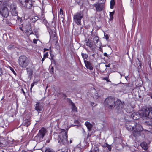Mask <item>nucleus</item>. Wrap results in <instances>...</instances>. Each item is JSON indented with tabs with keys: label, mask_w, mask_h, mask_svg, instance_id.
I'll return each mask as SVG.
<instances>
[{
	"label": "nucleus",
	"mask_w": 152,
	"mask_h": 152,
	"mask_svg": "<svg viewBox=\"0 0 152 152\" xmlns=\"http://www.w3.org/2000/svg\"><path fill=\"white\" fill-rule=\"evenodd\" d=\"M140 145L142 147V148L145 150H147L148 149V146L147 143L145 142H142Z\"/></svg>",
	"instance_id": "nucleus-17"
},
{
	"label": "nucleus",
	"mask_w": 152,
	"mask_h": 152,
	"mask_svg": "<svg viewBox=\"0 0 152 152\" xmlns=\"http://www.w3.org/2000/svg\"><path fill=\"white\" fill-rule=\"evenodd\" d=\"M19 65L21 67L26 68L29 64V61L28 58L25 56H20L18 60Z\"/></svg>",
	"instance_id": "nucleus-3"
},
{
	"label": "nucleus",
	"mask_w": 152,
	"mask_h": 152,
	"mask_svg": "<svg viewBox=\"0 0 152 152\" xmlns=\"http://www.w3.org/2000/svg\"><path fill=\"white\" fill-rule=\"evenodd\" d=\"M93 42L95 45L97 47H100L101 44L99 40V37L97 36H95L93 38Z\"/></svg>",
	"instance_id": "nucleus-12"
},
{
	"label": "nucleus",
	"mask_w": 152,
	"mask_h": 152,
	"mask_svg": "<svg viewBox=\"0 0 152 152\" xmlns=\"http://www.w3.org/2000/svg\"><path fill=\"white\" fill-rule=\"evenodd\" d=\"M42 19H43L44 20H45V18H44V16H43V17H42Z\"/></svg>",
	"instance_id": "nucleus-50"
},
{
	"label": "nucleus",
	"mask_w": 152,
	"mask_h": 152,
	"mask_svg": "<svg viewBox=\"0 0 152 152\" xmlns=\"http://www.w3.org/2000/svg\"><path fill=\"white\" fill-rule=\"evenodd\" d=\"M16 8L15 7H14V10H13L12 11V15L15 16L17 15V13L15 11Z\"/></svg>",
	"instance_id": "nucleus-22"
},
{
	"label": "nucleus",
	"mask_w": 152,
	"mask_h": 152,
	"mask_svg": "<svg viewBox=\"0 0 152 152\" xmlns=\"http://www.w3.org/2000/svg\"><path fill=\"white\" fill-rule=\"evenodd\" d=\"M27 73L29 75H32L33 74V72L31 69H28Z\"/></svg>",
	"instance_id": "nucleus-27"
},
{
	"label": "nucleus",
	"mask_w": 152,
	"mask_h": 152,
	"mask_svg": "<svg viewBox=\"0 0 152 152\" xmlns=\"http://www.w3.org/2000/svg\"><path fill=\"white\" fill-rule=\"evenodd\" d=\"M63 11L61 9H60V10L59 13L58 14L59 16H60V17H62V15H63Z\"/></svg>",
	"instance_id": "nucleus-28"
},
{
	"label": "nucleus",
	"mask_w": 152,
	"mask_h": 152,
	"mask_svg": "<svg viewBox=\"0 0 152 152\" xmlns=\"http://www.w3.org/2000/svg\"><path fill=\"white\" fill-rule=\"evenodd\" d=\"M50 56H51V60H53V57L54 55L53 54H52L51 53H50Z\"/></svg>",
	"instance_id": "nucleus-40"
},
{
	"label": "nucleus",
	"mask_w": 152,
	"mask_h": 152,
	"mask_svg": "<svg viewBox=\"0 0 152 152\" xmlns=\"http://www.w3.org/2000/svg\"><path fill=\"white\" fill-rule=\"evenodd\" d=\"M9 11L6 7H3L0 11L1 15L4 17H7L9 15Z\"/></svg>",
	"instance_id": "nucleus-10"
},
{
	"label": "nucleus",
	"mask_w": 152,
	"mask_h": 152,
	"mask_svg": "<svg viewBox=\"0 0 152 152\" xmlns=\"http://www.w3.org/2000/svg\"><path fill=\"white\" fill-rule=\"evenodd\" d=\"M104 55L105 56L107 57H108V56H108L106 53H104Z\"/></svg>",
	"instance_id": "nucleus-45"
},
{
	"label": "nucleus",
	"mask_w": 152,
	"mask_h": 152,
	"mask_svg": "<svg viewBox=\"0 0 152 152\" xmlns=\"http://www.w3.org/2000/svg\"><path fill=\"white\" fill-rule=\"evenodd\" d=\"M94 152H99V150L97 148H96V150H95Z\"/></svg>",
	"instance_id": "nucleus-47"
},
{
	"label": "nucleus",
	"mask_w": 152,
	"mask_h": 152,
	"mask_svg": "<svg viewBox=\"0 0 152 152\" xmlns=\"http://www.w3.org/2000/svg\"><path fill=\"white\" fill-rule=\"evenodd\" d=\"M37 40L35 39H34L33 40V42L35 44H37Z\"/></svg>",
	"instance_id": "nucleus-43"
},
{
	"label": "nucleus",
	"mask_w": 152,
	"mask_h": 152,
	"mask_svg": "<svg viewBox=\"0 0 152 152\" xmlns=\"http://www.w3.org/2000/svg\"><path fill=\"white\" fill-rule=\"evenodd\" d=\"M135 124V123L134 121H128L126 123V127L129 131L134 130Z\"/></svg>",
	"instance_id": "nucleus-9"
},
{
	"label": "nucleus",
	"mask_w": 152,
	"mask_h": 152,
	"mask_svg": "<svg viewBox=\"0 0 152 152\" xmlns=\"http://www.w3.org/2000/svg\"><path fill=\"white\" fill-rule=\"evenodd\" d=\"M151 98L152 99V96H151Z\"/></svg>",
	"instance_id": "nucleus-60"
},
{
	"label": "nucleus",
	"mask_w": 152,
	"mask_h": 152,
	"mask_svg": "<svg viewBox=\"0 0 152 152\" xmlns=\"http://www.w3.org/2000/svg\"><path fill=\"white\" fill-rule=\"evenodd\" d=\"M50 141H47V142L48 143H49V142Z\"/></svg>",
	"instance_id": "nucleus-58"
},
{
	"label": "nucleus",
	"mask_w": 152,
	"mask_h": 152,
	"mask_svg": "<svg viewBox=\"0 0 152 152\" xmlns=\"http://www.w3.org/2000/svg\"><path fill=\"white\" fill-rule=\"evenodd\" d=\"M19 28H20V29H21V30H22V28H21L20 27H19Z\"/></svg>",
	"instance_id": "nucleus-56"
},
{
	"label": "nucleus",
	"mask_w": 152,
	"mask_h": 152,
	"mask_svg": "<svg viewBox=\"0 0 152 152\" xmlns=\"http://www.w3.org/2000/svg\"><path fill=\"white\" fill-rule=\"evenodd\" d=\"M43 103L40 102H37L35 105V110L39 113L41 111L43 108Z\"/></svg>",
	"instance_id": "nucleus-13"
},
{
	"label": "nucleus",
	"mask_w": 152,
	"mask_h": 152,
	"mask_svg": "<svg viewBox=\"0 0 152 152\" xmlns=\"http://www.w3.org/2000/svg\"><path fill=\"white\" fill-rule=\"evenodd\" d=\"M130 117L134 120H137L138 119L139 115L135 112H133L131 113Z\"/></svg>",
	"instance_id": "nucleus-19"
},
{
	"label": "nucleus",
	"mask_w": 152,
	"mask_h": 152,
	"mask_svg": "<svg viewBox=\"0 0 152 152\" xmlns=\"http://www.w3.org/2000/svg\"><path fill=\"white\" fill-rule=\"evenodd\" d=\"M2 2V0H0V2Z\"/></svg>",
	"instance_id": "nucleus-57"
},
{
	"label": "nucleus",
	"mask_w": 152,
	"mask_h": 152,
	"mask_svg": "<svg viewBox=\"0 0 152 152\" xmlns=\"http://www.w3.org/2000/svg\"><path fill=\"white\" fill-rule=\"evenodd\" d=\"M86 68L90 70H93V68L91 65V63L90 61H85L84 62Z\"/></svg>",
	"instance_id": "nucleus-15"
},
{
	"label": "nucleus",
	"mask_w": 152,
	"mask_h": 152,
	"mask_svg": "<svg viewBox=\"0 0 152 152\" xmlns=\"http://www.w3.org/2000/svg\"><path fill=\"white\" fill-rule=\"evenodd\" d=\"M93 6L95 7L96 11L98 12L102 11L104 8V4L99 3H96L94 4Z\"/></svg>",
	"instance_id": "nucleus-11"
},
{
	"label": "nucleus",
	"mask_w": 152,
	"mask_h": 152,
	"mask_svg": "<svg viewBox=\"0 0 152 152\" xmlns=\"http://www.w3.org/2000/svg\"><path fill=\"white\" fill-rule=\"evenodd\" d=\"M69 102L70 103L72 106V111H77V108L75 104L70 99L69 100Z\"/></svg>",
	"instance_id": "nucleus-16"
},
{
	"label": "nucleus",
	"mask_w": 152,
	"mask_h": 152,
	"mask_svg": "<svg viewBox=\"0 0 152 152\" xmlns=\"http://www.w3.org/2000/svg\"><path fill=\"white\" fill-rule=\"evenodd\" d=\"M110 64H109L108 65H106L105 64V68H106V67H110Z\"/></svg>",
	"instance_id": "nucleus-44"
},
{
	"label": "nucleus",
	"mask_w": 152,
	"mask_h": 152,
	"mask_svg": "<svg viewBox=\"0 0 152 152\" xmlns=\"http://www.w3.org/2000/svg\"><path fill=\"white\" fill-rule=\"evenodd\" d=\"M45 58H44V57H43V58H42V63H43V62L45 60Z\"/></svg>",
	"instance_id": "nucleus-48"
},
{
	"label": "nucleus",
	"mask_w": 152,
	"mask_h": 152,
	"mask_svg": "<svg viewBox=\"0 0 152 152\" xmlns=\"http://www.w3.org/2000/svg\"><path fill=\"white\" fill-rule=\"evenodd\" d=\"M34 32L35 33V35H36L37 34V30H35L34 31Z\"/></svg>",
	"instance_id": "nucleus-49"
},
{
	"label": "nucleus",
	"mask_w": 152,
	"mask_h": 152,
	"mask_svg": "<svg viewBox=\"0 0 152 152\" xmlns=\"http://www.w3.org/2000/svg\"><path fill=\"white\" fill-rule=\"evenodd\" d=\"M107 148L109 150H111V148L110 147V145H108L107 146Z\"/></svg>",
	"instance_id": "nucleus-46"
},
{
	"label": "nucleus",
	"mask_w": 152,
	"mask_h": 152,
	"mask_svg": "<svg viewBox=\"0 0 152 152\" xmlns=\"http://www.w3.org/2000/svg\"><path fill=\"white\" fill-rule=\"evenodd\" d=\"M114 13V12H110V18L111 19H112L113 18V15Z\"/></svg>",
	"instance_id": "nucleus-32"
},
{
	"label": "nucleus",
	"mask_w": 152,
	"mask_h": 152,
	"mask_svg": "<svg viewBox=\"0 0 152 152\" xmlns=\"http://www.w3.org/2000/svg\"><path fill=\"white\" fill-rule=\"evenodd\" d=\"M81 55L84 60V62H85V61H87L86 60L87 59V58L88 57V55L86 54L82 53Z\"/></svg>",
	"instance_id": "nucleus-21"
},
{
	"label": "nucleus",
	"mask_w": 152,
	"mask_h": 152,
	"mask_svg": "<svg viewBox=\"0 0 152 152\" xmlns=\"http://www.w3.org/2000/svg\"><path fill=\"white\" fill-rule=\"evenodd\" d=\"M140 115L143 119L147 117L152 118V111L150 110L149 109H146L142 113L140 114Z\"/></svg>",
	"instance_id": "nucleus-8"
},
{
	"label": "nucleus",
	"mask_w": 152,
	"mask_h": 152,
	"mask_svg": "<svg viewBox=\"0 0 152 152\" xmlns=\"http://www.w3.org/2000/svg\"><path fill=\"white\" fill-rule=\"evenodd\" d=\"M44 52H45L46 50H47V49H44Z\"/></svg>",
	"instance_id": "nucleus-55"
},
{
	"label": "nucleus",
	"mask_w": 152,
	"mask_h": 152,
	"mask_svg": "<svg viewBox=\"0 0 152 152\" xmlns=\"http://www.w3.org/2000/svg\"><path fill=\"white\" fill-rule=\"evenodd\" d=\"M86 45L90 48H91L92 47V45L91 44V42H86Z\"/></svg>",
	"instance_id": "nucleus-29"
},
{
	"label": "nucleus",
	"mask_w": 152,
	"mask_h": 152,
	"mask_svg": "<svg viewBox=\"0 0 152 152\" xmlns=\"http://www.w3.org/2000/svg\"><path fill=\"white\" fill-rule=\"evenodd\" d=\"M25 123H26L27 126L29 125L30 124V122L29 121H28V120H26L25 121Z\"/></svg>",
	"instance_id": "nucleus-31"
},
{
	"label": "nucleus",
	"mask_w": 152,
	"mask_h": 152,
	"mask_svg": "<svg viewBox=\"0 0 152 152\" xmlns=\"http://www.w3.org/2000/svg\"><path fill=\"white\" fill-rule=\"evenodd\" d=\"M53 42L55 44L56 46L58 45V41L56 38V37H55V38L53 41Z\"/></svg>",
	"instance_id": "nucleus-24"
},
{
	"label": "nucleus",
	"mask_w": 152,
	"mask_h": 152,
	"mask_svg": "<svg viewBox=\"0 0 152 152\" xmlns=\"http://www.w3.org/2000/svg\"><path fill=\"white\" fill-rule=\"evenodd\" d=\"M1 71H2V69H1V68H0V72H1ZM1 73H2V72H1Z\"/></svg>",
	"instance_id": "nucleus-53"
},
{
	"label": "nucleus",
	"mask_w": 152,
	"mask_h": 152,
	"mask_svg": "<svg viewBox=\"0 0 152 152\" xmlns=\"http://www.w3.org/2000/svg\"><path fill=\"white\" fill-rule=\"evenodd\" d=\"M3 142H4V140L1 141L0 140V147H2L4 145Z\"/></svg>",
	"instance_id": "nucleus-35"
},
{
	"label": "nucleus",
	"mask_w": 152,
	"mask_h": 152,
	"mask_svg": "<svg viewBox=\"0 0 152 152\" xmlns=\"http://www.w3.org/2000/svg\"><path fill=\"white\" fill-rule=\"evenodd\" d=\"M70 143L72 142V141H70Z\"/></svg>",
	"instance_id": "nucleus-59"
},
{
	"label": "nucleus",
	"mask_w": 152,
	"mask_h": 152,
	"mask_svg": "<svg viewBox=\"0 0 152 152\" xmlns=\"http://www.w3.org/2000/svg\"><path fill=\"white\" fill-rule=\"evenodd\" d=\"M115 5V2L114 0H111L110 1V8L111 9L113 8L114 6Z\"/></svg>",
	"instance_id": "nucleus-23"
},
{
	"label": "nucleus",
	"mask_w": 152,
	"mask_h": 152,
	"mask_svg": "<svg viewBox=\"0 0 152 152\" xmlns=\"http://www.w3.org/2000/svg\"><path fill=\"white\" fill-rule=\"evenodd\" d=\"M46 132V129L42 128L39 130V133L35 137V138L37 139L38 142H40L43 140L44 137Z\"/></svg>",
	"instance_id": "nucleus-5"
},
{
	"label": "nucleus",
	"mask_w": 152,
	"mask_h": 152,
	"mask_svg": "<svg viewBox=\"0 0 152 152\" xmlns=\"http://www.w3.org/2000/svg\"><path fill=\"white\" fill-rule=\"evenodd\" d=\"M102 80H105L107 82H110V81L109 80V77H107L103 78Z\"/></svg>",
	"instance_id": "nucleus-37"
},
{
	"label": "nucleus",
	"mask_w": 152,
	"mask_h": 152,
	"mask_svg": "<svg viewBox=\"0 0 152 152\" xmlns=\"http://www.w3.org/2000/svg\"><path fill=\"white\" fill-rule=\"evenodd\" d=\"M36 83V82H34L33 83H32L31 85V87L30 89V90L31 91V92L32 91V89L33 88V87L34 86V84Z\"/></svg>",
	"instance_id": "nucleus-33"
},
{
	"label": "nucleus",
	"mask_w": 152,
	"mask_h": 152,
	"mask_svg": "<svg viewBox=\"0 0 152 152\" xmlns=\"http://www.w3.org/2000/svg\"><path fill=\"white\" fill-rule=\"evenodd\" d=\"M20 3L23 7L30 9L32 6V0H19Z\"/></svg>",
	"instance_id": "nucleus-7"
},
{
	"label": "nucleus",
	"mask_w": 152,
	"mask_h": 152,
	"mask_svg": "<svg viewBox=\"0 0 152 152\" xmlns=\"http://www.w3.org/2000/svg\"><path fill=\"white\" fill-rule=\"evenodd\" d=\"M142 131L149 132L147 130H144L142 126L140 124L135 123L134 128L132 132L133 139L137 142H139L142 140L144 137L143 136V133L142 132Z\"/></svg>",
	"instance_id": "nucleus-1"
},
{
	"label": "nucleus",
	"mask_w": 152,
	"mask_h": 152,
	"mask_svg": "<svg viewBox=\"0 0 152 152\" xmlns=\"http://www.w3.org/2000/svg\"><path fill=\"white\" fill-rule=\"evenodd\" d=\"M104 103L106 107L112 109L115 106V99L114 98L110 96L108 97L105 100Z\"/></svg>",
	"instance_id": "nucleus-2"
},
{
	"label": "nucleus",
	"mask_w": 152,
	"mask_h": 152,
	"mask_svg": "<svg viewBox=\"0 0 152 152\" xmlns=\"http://www.w3.org/2000/svg\"><path fill=\"white\" fill-rule=\"evenodd\" d=\"M83 16V14L82 12L76 13L73 17L75 22L78 25H81V20Z\"/></svg>",
	"instance_id": "nucleus-6"
},
{
	"label": "nucleus",
	"mask_w": 152,
	"mask_h": 152,
	"mask_svg": "<svg viewBox=\"0 0 152 152\" xmlns=\"http://www.w3.org/2000/svg\"><path fill=\"white\" fill-rule=\"evenodd\" d=\"M58 142L61 145H65L67 142V132L64 131L60 133L58 136Z\"/></svg>",
	"instance_id": "nucleus-4"
},
{
	"label": "nucleus",
	"mask_w": 152,
	"mask_h": 152,
	"mask_svg": "<svg viewBox=\"0 0 152 152\" xmlns=\"http://www.w3.org/2000/svg\"><path fill=\"white\" fill-rule=\"evenodd\" d=\"M85 125L87 127L88 131H90L91 130L93 127V125L90 122L86 121L85 123Z\"/></svg>",
	"instance_id": "nucleus-18"
},
{
	"label": "nucleus",
	"mask_w": 152,
	"mask_h": 152,
	"mask_svg": "<svg viewBox=\"0 0 152 152\" xmlns=\"http://www.w3.org/2000/svg\"><path fill=\"white\" fill-rule=\"evenodd\" d=\"M54 68L53 67H52L50 69V72L51 74H53L54 73L53 71Z\"/></svg>",
	"instance_id": "nucleus-38"
},
{
	"label": "nucleus",
	"mask_w": 152,
	"mask_h": 152,
	"mask_svg": "<svg viewBox=\"0 0 152 152\" xmlns=\"http://www.w3.org/2000/svg\"><path fill=\"white\" fill-rule=\"evenodd\" d=\"M1 75L0 74V76Z\"/></svg>",
	"instance_id": "nucleus-61"
},
{
	"label": "nucleus",
	"mask_w": 152,
	"mask_h": 152,
	"mask_svg": "<svg viewBox=\"0 0 152 152\" xmlns=\"http://www.w3.org/2000/svg\"><path fill=\"white\" fill-rule=\"evenodd\" d=\"M45 152H54L53 150L50 148H46Z\"/></svg>",
	"instance_id": "nucleus-25"
},
{
	"label": "nucleus",
	"mask_w": 152,
	"mask_h": 152,
	"mask_svg": "<svg viewBox=\"0 0 152 152\" xmlns=\"http://www.w3.org/2000/svg\"><path fill=\"white\" fill-rule=\"evenodd\" d=\"M21 152H28L25 150H22Z\"/></svg>",
	"instance_id": "nucleus-52"
},
{
	"label": "nucleus",
	"mask_w": 152,
	"mask_h": 152,
	"mask_svg": "<svg viewBox=\"0 0 152 152\" xmlns=\"http://www.w3.org/2000/svg\"><path fill=\"white\" fill-rule=\"evenodd\" d=\"M145 120L144 124L148 126L152 127V118H146L144 119H143Z\"/></svg>",
	"instance_id": "nucleus-14"
},
{
	"label": "nucleus",
	"mask_w": 152,
	"mask_h": 152,
	"mask_svg": "<svg viewBox=\"0 0 152 152\" xmlns=\"http://www.w3.org/2000/svg\"><path fill=\"white\" fill-rule=\"evenodd\" d=\"M75 121L77 123H78V121L77 120H76Z\"/></svg>",
	"instance_id": "nucleus-54"
},
{
	"label": "nucleus",
	"mask_w": 152,
	"mask_h": 152,
	"mask_svg": "<svg viewBox=\"0 0 152 152\" xmlns=\"http://www.w3.org/2000/svg\"><path fill=\"white\" fill-rule=\"evenodd\" d=\"M31 34H34V33L33 32H31V33H30L29 34V35Z\"/></svg>",
	"instance_id": "nucleus-51"
},
{
	"label": "nucleus",
	"mask_w": 152,
	"mask_h": 152,
	"mask_svg": "<svg viewBox=\"0 0 152 152\" xmlns=\"http://www.w3.org/2000/svg\"><path fill=\"white\" fill-rule=\"evenodd\" d=\"M91 35L92 37L95 36V34L94 33H93L92 31L91 32Z\"/></svg>",
	"instance_id": "nucleus-41"
},
{
	"label": "nucleus",
	"mask_w": 152,
	"mask_h": 152,
	"mask_svg": "<svg viewBox=\"0 0 152 152\" xmlns=\"http://www.w3.org/2000/svg\"><path fill=\"white\" fill-rule=\"evenodd\" d=\"M39 19V17L37 16H35L34 18L32 19L33 22H35L38 20Z\"/></svg>",
	"instance_id": "nucleus-30"
},
{
	"label": "nucleus",
	"mask_w": 152,
	"mask_h": 152,
	"mask_svg": "<svg viewBox=\"0 0 152 152\" xmlns=\"http://www.w3.org/2000/svg\"><path fill=\"white\" fill-rule=\"evenodd\" d=\"M10 69L13 72V73L15 75H16V73L15 72V71L14 69L12 68V67H11L10 66Z\"/></svg>",
	"instance_id": "nucleus-36"
},
{
	"label": "nucleus",
	"mask_w": 152,
	"mask_h": 152,
	"mask_svg": "<svg viewBox=\"0 0 152 152\" xmlns=\"http://www.w3.org/2000/svg\"><path fill=\"white\" fill-rule=\"evenodd\" d=\"M99 67L100 70L102 72H104V71L106 69V68H105V64L104 63L100 64Z\"/></svg>",
	"instance_id": "nucleus-20"
},
{
	"label": "nucleus",
	"mask_w": 152,
	"mask_h": 152,
	"mask_svg": "<svg viewBox=\"0 0 152 152\" xmlns=\"http://www.w3.org/2000/svg\"><path fill=\"white\" fill-rule=\"evenodd\" d=\"M14 46L13 45H10L7 47V49L9 50H11L14 48Z\"/></svg>",
	"instance_id": "nucleus-26"
},
{
	"label": "nucleus",
	"mask_w": 152,
	"mask_h": 152,
	"mask_svg": "<svg viewBox=\"0 0 152 152\" xmlns=\"http://www.w3.org/2000/svg\"><path fill=\"white\" fill-rule=\"evenodd\" d=\"M28 30H26V31H28V30L29 31H31V26H30V25H28Z\"/></svg>",
	"instance_id": "nucleus-42"
},
{
	"label": "nucleus",
	"mask_w": 152,
	"mask_h": 152,
	"mask_svg": "<svg viewBox=\"0 0 152 152\" xmlns=\"http://www.w3.org/2000/svg\"><path fill=\"white\" fill-rule=\"evenodd\" d=\"M48 52H45L44 53L43 56L44 58H47L48 56Z\"/></svg>",
	"instance_id": "nucleus-34"
},
{
	"label": "nucleus",
	"mask_w": 152,
	"mask_h": 152,
	"mask_svg": "<svg viewBox=\"0 0 152 152\" xmlns=\"http://www.w3.org/2000/svg\"><path fill=\"white\" fill-rule=\"evenodd\" d=\"M104 36H105V38L106 39V40L107 41L109 39V37H108V35L107 34H106V35H104Z\"/></svg>",
	"instance_id": "nucleus-39"
}]
</instances>
